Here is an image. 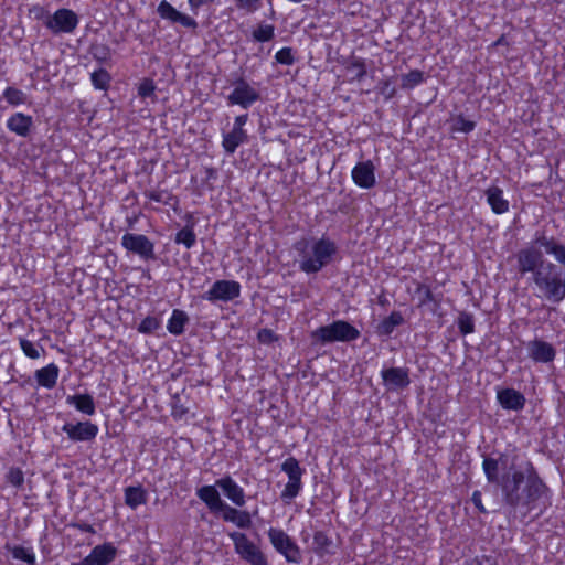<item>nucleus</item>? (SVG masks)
Masks as SVG:
<instances>
[{"label": "nucleus", "mask_w": 565, "mask_h": 565, "mask_svg": "<svg viewBox=\"0 0 565 565\" xmlns=\"http://www.w3.org/2000/svg\"><path fill=\"white\" fill-rule=\"evenodd\" d=\"M147 501V493L141 487H128L125 490V502L131 509L145 504Z\"/></svg>", "instance_id": "obj_29"}, {"label": "nucleus", "mask_w": 565, "mask_h": 565, "mask_svg": "<svg viewBox=\"0 0 565 565\" xmlns=\"http://www.w3.org/2000/svg\"><path fill=\"white\" fill-rule=\"evenodd\" d=\"M223 511V520L231 522L239 529H249L252 525V518L247 511L237 510L227 504L221 509Z\"/></svg>", "instance_id": "obj_23"}, {"label": "nucleus", "mask_w": 565, "mask_h": 565, "mask_svg": "<svg viewBox=\"0 0 565 565\" xmlns=\"http://www.w3.org/2000/svg\"><path fill=\"white\" fill-rule=\"evenodd\" d=\"M66 404L75 407L76 411L92 416L96 412L94 398L89 394H75L66 397Z\"/></svg>", "instance_id": "obj_25"}, {"label": "nucleus", "mask_w": 565, "mask_h": 565, "mask_svg": "<svg viewBox=\"0 0 565 565\" xmlns=\"http://www.w3.org/2000/svg\"><path fill=\"white\" fill-rule=\"evenodd\" d=\"M503 490L508 501L515 505H530L547 497V488L532 472H529L526 479L523 472H513L511 478L504 480Z\"/></svg>", "instance_id": "obj_2"}, {"label": "nucleus", "mask_w": 565, "mask_h": 565, "mask_svg": "<svg viewBox=\"0 0 565 565\" xmlns=\"http://www.w3.org/2000/svg\"><path fill=\"white\" fill-rule=\"evenodd\" d=\"M20 348L25 356L33 360L39 359L41 353L44 352V349L41 345L26 339H20Z\"/></svg>", "instance_id": "obj_36"}, {"label": "nucleus", "mask_w": 565, "mask_h": 565, "mask_svg": "<svg viewBox=\"0 0 565 565\" xmlns=\"http://www.w3.org/2000/svg\"><path fill=\"white\" fill-rule=\"evenodd\" d=\"M298 263L302 271L313 274L330 264L337 254L335 243L326 237H309L299 241L295 246Z\"/></svg>", "instance_id": "obj_1"}, {"label": "nucleus", "mask_w": 565, "mask_h": 565, "mask_svg": "<svg viewBox=\"0 0 565 565\" xmlns=\"http://www.w3.org/2000/svg\"><path fill=\"white\" fill-rule=\"evenodd\" d=\"M476 127L475 121L467 119L463 115H457L451 119V131L468 134Z\"/></svg>", "instance_id": "obj_33"}, {"label": "nucleus", "mask_w": 565, "mask_h": 565, "mask_svg": "<svg viewBox=\"0 0 565 565\" xmlns=\"http://www.w3.org/2000/svg\"><path fill=\"white\" fill-rule=\"evenodd\" d=\"M154 92V86L152 84V82L150 81H145L143 83L140 84L139 88H138V93L140 96H143V97H148L150 95H152Z\"/></svg>", "instance_id": "obj_48"}, {"label": "nucleus", "mask_w": 565, "mask_h": 565, "mask_svg": "<svg viewBox=\"0 0 565 565\" xmlns=\"http://www.w3.org/2000/svg\"><path fill=\"white\" fill-rule=\"evenodd\" d=\"M394 94H395V89H394V88H392V89L388 92L387 97H392Z\"/></svg>", "instance_id": "obj_59"}, {"label": "nucleus", "mask_w": 565, "mask_h": 565, "mask_svg": "<svg viewBox=\"0 0 565 565\" xmlns=\"http://www.w3.org/2000/svg\"><path fill=\"white\" fill-rule=\"evenodd\" d=\"M13 558L33 565L35 562V554L30 546L15 545L10 548Z\"/></svg>", "instance_id": "obj_31"}, {"label": "nucleus", "mask_w": 565, "mask_h": 565, "mask_svg": "<svg viewBox=\"0 0 565 565\" xmlns=\"http://www.w3.org/2000/svg\"><path fill=\"white\" fill-rule=\"evenodd\" d=\"M117 556L116 546L110 543L96 545L90 553L83 559V565H108Z\"/></svg>", "instance_id": "obj_15"}, {"label": "nucleus", "mask_w": 565, "mask_h": 565, "mask_svg": "<svg viewBox=\"0 0 565 565\" xmlns=\"http://www.w3.org/2000/svg\"><path fill=\"white\" fill-rule=\"evenodd\" d=\"M388 87H390V84L388 82L385 83L384 85V88H383V93H385L386 90H388Z\"/></svg>", "instance_id": "obj_58"}, {"label": "nucleus", "mask_w": 565, "mask_h": 565, "mask_svg": "<svg viewBox=\"0 0 565 565\" xmlns=\"http://www.w3.org/2000/svg\"><path fill=\"white\" fill-rule=\"evenodd\" d=\"M77 527L82 531V532H87V533H92L94 534L95 533V529L93 525L90 524H79L77 525Z\"/></svg>", "instance_id": "obj_54"}, {"label": "nucleus", "mask_w": 565, "mask_h": 565, "mask_svg": "<svg viewBox=\"0 0 565 565\" xmlns=\"http://www.w3.org/2000/svg\"><path fill=\"white\" fill-rule=\"evenodd\" d=\"M78 24L76 13L70 9H58L47 17L45 26L53 33H72Z\"/></svg>", "instance_id": "obj_7"}, {"label": "nucleus", "mask_w": 565, "mask_h": 565, "mask_svg": "<svg viewBox=\"0 0 565 565\" xmlns=\"http://www.w3.org/2000/svg\"><path fill=\"white\" fill-rule=\"evenodd\" d=\"M352 180L361 189H371L376 183L375 167L371 160L358 162L351 171Z\"/></svg>", "instance_id": "obj_14"}, {"label": "nucleus", "mask_w": 565, "mask_h": 565, "mask_svg": "<svg viewBox=\"0 0 565 565\" xmlns=\"http://www.w3.org/2000/svg\"><path fill=\"white\" fill-rule=\"evenodd\" d=\"M241 295V285L235 280H217L204 294L203 298L211 302L232 301Z\"/></svg>", "instance_id": "obj_8"}, {"label": "nucleus", "mask_w": 565, "mask_h": 565, "mask_svg": "<svg viewBox=\"0 0 565 565\" xmlns=\"http://www.w3.org/2000/svg\"><path fill=\"white\" fill-rule=\"evenodd\" d=\"M471 501L472 503L475 504V507L480 511V512H486V509L482 504V499H481V493L480 491H475L471 495Z\"/></svg>", "instance_id": "obj_50"}, {"label": "nucleus", "mask_w": 565, "mask_h": 565, "mask_svg": "<svg viewBox=\"0 0 565 565\" xmlns=\"http://www.w3.org/2000/svg\"><path fill=\"white\" fill-rule=\"evenodd\" d=\"M157 12L162 20L171 23H179L189 29H195L198 26L196 21L192 17L180 12L167 0H161L159 2Z\"/></svg>", "instance_id": "obj_11"}, {"label": "nucleus", "mask_w": 565, "mask_h": 565, "mask_svg": "<svg viewBox=\"0 0 565 565\" xmlns=\"http://www.w3.org/2000/svg\"><path fill=\"white\" fill-rule=\"evenodd\" d=\"M237 9L247 14L256 12L260 7V0H235Z\"/></svg>", "instance_id": "obj_44"}, {"label": "nucleus", "mask_w": 565, "mask_h": 565, "mask_svg": "<svg viewBox=\"0 0 565 565\" xmlns=\"http://www.w3.org/2000/svg\"><path fill=\"white\" fill-rule=\"evenodd\" d=\"M159 322L154 317H146L138 326L140 333H151L157 330Z\"/></svg>", "instance_id": "obj_46"}, {"label": "nucleus", "mask_w": 565, "mask_h": 565, "mask_svg": "<svg viewBox=\"0 0 565 565\" xmlns=\"http://www.w3.org/2000/svg\"><path fill=\"white\" fill-rule=\"evenodd\" d=\"M402 88L413 89L424 82V73L419 70H413L401 77Z\"/></svg>", "instance_id": "obj_32"}, {"label": "nucleus", "mask_w": 565, "mask_h": 565, "mask_svg": "<svg viewBox=\"0 0 565 565\" xmlns=\"http://www.w3.org/2000/svg\"><path fill=\"white\" fill-rule=\"evenodd\" d=\"M499 404L508 411H521L525 405V397L513 388H501L497 391Z\"/></svg>", "instance_id": "obj_18"}, {"label": "nucleus", "mask_w": 565, "mask_h": 565, "mask_svg": "<svg viewBox=\"0 0 565 565\" xmlns=\"http://www.w3.org/2000/svg\"><path fill=\"white\" fill-rule=\"evenodd\" d=\"M458 327L462 334L472 333L475 330V323H473L472 317L469 315H466V313L461 315L458 320Z\"/></svg>", "instance_id": "obj_45"}, {"label": "nucleus", "mask_w": 565, "mask_h": 565, "mask_svg": "<svg viewBox=\"0 0 565 565\" xmlns=\"http://www.w3.org/2000/svg\"><path fill=\"white\" fill-rule=\"evenodd\" d=\"M7 128L20 137H28L33 127V118L23 113H14L7 119Z\"/></svg>", "instance_id": "obj_19"}, {"label": "nucleus", "mask_w": 565, "mask_h": 565, "mask_svg": "<svg viewBox=\"0 0 565 565\" xmlns=\"http://www.w3.org/2000/svg\"><path fill=\"white\" fill-rule=\"evenodd\" d=\"M216 486L222 490L223 494L235 505L243 507L245 504L244 489L231 477H224L216 480Z\"/></svg>", "instance_id": "obj_17"}, {"label": "nucleus", "mask_w": 565, "mask_h": 565, "mask_svg": "<svg viewBox=\"0 0 565 565\" xmlns=\"http://www.w3.org/2000/svg\"><path fill=\"white\" fill-rule=\"evenodd\" d=\"M92 84L96 89H105L110 81V76L107 71L99 68L90 74Z\"/></svg>", "instance_id": "obj_37"}, {"label": "nucleus", "mask_w": 565, "mask_h": 565, "mask_svg": "<svg viewBox=\"0 0 565 565\" xmlns=\"http://www.w3.org/2000/svg\"><path fill=\"white\" fill-rule=\"evenodd\" d=\"M487 202L494 214H504L509 211L510 203L504 198L503 190L499 186H490L484 192Z\"/></svg>", "instance_id": "obj_21"}, {"label": "nucleus", "mask_w": 565, "mask_h": 565, "mask_svg": "<svg viewBox=\"0 0 565 565\" xmlns=\"http://www.w3.org/2000/svg\"><path fill=\"white\" fill-rule=\"evenodd\" d=\"M163 194L162 192H157V191H153V192H150L148 194L149 199L152 200V201H156V202H163Z\"/></svg>", "instance_id": "obj_53"}, {"label": "nucleus", "mask_w": 565, "mask_h": 565, "mask_svg": "<svg viewBox=\"0 0 565 565\" xmlns=\"http://www.w3.org/2000/svg\"><path fill=\"white\" fill-rule=\"evenodd\" d=\"M247 122V115L237 116L234 120L233 129L245 131L244 126Z\"/></svg>", "instance_id": "obj_51"}, {"label": "nucleus", "mask_w": 565, "mask_h": 565, "mask_svg": "<svg viewBox=\"0 0 565 565\" xmlns=\"http://www.w3.org/2000/svg\"><path fill=\"white\" fill-rule=\"evenodd\" d=\"M98 58L105 60L106 58V54L103 55V56H98Z\"/></svg>", "instance_id": "obj_61"}, {"label": "nucleus", "mask_w": 565, "mask_h": 565, "mask_svg": "<svg viewBox=\"0 0 565 565\" xmlns=\"http://www.w3.org/2000/svg\"><path fill=\"white\" fill-rule=\"evenodd\" d=\"M275 339H276L275 333H274L271 330H269V329H262V330L258 332V340H259L262 343H270V342H273Z\"/></svg>", "instance_id": "obj_49"}, {"label": "nucleus", "mask_w": 565, "mask_h": 565, "mask_svg": "<svg viewBox=\"0 0 565 565\" xmlns=\"http://www.w3.org/2000/svg\"><path fill=\"white\" fill-rule=\"evenodd\" d=\"M384 386L388 391H398L409 385L408 372L403 367H390L381 371Z\"/></svg>", "instance_id": "obj_16"}, {"label": "nucleus", "mask_w": 565, "mask_h": 565, "mask_svg": "<svg viewBox=\"0 0 565 565\" xmlns=\"http://www.w3.org/2000/svg\"><path fill=\"white\" fill-rule=\"evenodd\" d=\"M143 275H145V277H146L147 279H150V278H151V277H150L149 271H143Z\"/></svg>", "instance_id": "obj_60"}, {"label": "nucleus", "mask_w": 565, "mask_h": 565, "mask_svg": "<svg viewBox=\"0 0 565 565\" xmlns=\"http://www.w3.org/2000/svg\"><path fill=\"white\" fill-rule=\"evenodd\" d=\"M332 542L324 532H317L313 535L312 546L317 554L323 555L329 553Z\"/></svg>", "instance_id": "obj_34"}, {"label": "nucleus", "mask_w": 565, "mask_h": 565, "mask_svg": "<svg viewBox=\"0 0 565 565\" xmlns=\"http://www.w3.org/2000/svg\"><path fill=\"white\" fill-rule=\"evenodd\" d=\"M212 2H214V0H188V3L192 11H196L202 6H205V4H209Z\"/></svg>", "instance_id": "obj_52"}, {"label": "nucleus", "mask_w": 565, "mask_h": 565, "mask_svg": "<svg viewBox=\"0 0 565 565\" xmlns=\"http://www.w3.org/2000/svg\"><path fill=\"white\" fill-rule=\"evenodd\" d=\"M404 322V318L401 312L393 311L388 317L383 319L377 326V332L382 335H390L394 329Z\"/></svg>", "instance_id": "obj_30"}, {"label": "nucleus", "mask_w": 565, "mask_h": 565, "mask_svg": "<svg viewBox=\"0 0 565 565\" xmlns=\"http://www.w3.org/2000/svg\"><path fill=\"white\" fill-rule=\"evenodd\" d=\"M365 73V71L363 68H360L359 73H358V76L361 77L363 76Z\"/></svg>", "instance_id": "obj_57"}, {"label": "nucleus", "mask_w": 565, "mask_h": 565, "mask_svg": "<svg viewBox=\"0 0 565 565\" xmlns=\"http://www.w3.org/2000/svg\"><path fill=\"white\" fill-rule=\"evenodd\" d=\"M503 43H504V36H501V38H499V39L493 43V45H495V46H497V45H501V44H503Z\"/></svg>", "instance_id": "obj_55"}, {"label": "nucleus", "mask_w": 565, "mask_h": 565, "mask_svg": "<svg viewBox=\"0 0 565 565\" xmlns=\"http://www.w3.org/2000/svg\"><path fill=\"white\" fill-rule=\"evenodd\" d=\"M300 479H289L281 493V497L284 499H294L295 497H297L300 490Z\"/></svg>", "instance_id": "obj_43"}, {"label": "nucleus", "mask_w": 565, "mask_h": 565, "mask_svg": "<svg viewBox=\"0 0 565 565\" xmlns=\"http://www.w3.org/2000/svg\"><path fill=\"white\" fill-rule=\"evenodd\" d=\"M35 12H39V13H43V9L42 8H34L33 9ZM41 15L40 14H36V18H40Z\"/></svg>", "instance_id": "obj_56"}, {"label": "nucleus", "mask_w": 565, "mask_h": 565, "mask_svg": "<svg viewBox=\"0 0 565 565\" xmlns=\"http://www.w3.org/2000/svg\"><path fill=\"white\" fill-rule=\"evenodd\" d=\"M275 28L270 24H260L253 32L254 39L258 42H267L274 38Z\"/></svg>", "instance_id": "obj_41"}, {"label": "nucleus", "mask_w": 565, "mask_h": 565, "mask_svg": "<svg viewBox=\"0 0 565 565\" xmlns=\"http://www.w3.org/2000/svg\"><path fill=\"white\" fill-rule=\"evenodd\" d=\"M527 349L530 356L535 362L548 363L555 358L554 348L550 343L542 340H534L530 342Z\"/></svg>", "instance_id": "obj_20"}, {"label": "nucleus", "mask_w": 565, "mask_h": 565, "mask_svg": "<svg viewBox=\"0 0 565 565\" xmlns=\"http://www.w3.org/2000/svg\"><path fill=\"white\" fill-rule=\"evenodd\" d=\"M259 98L258 92L248 83L238 82L232 93L228 95L230 105H238L243 108H248Z\"/></svg>", "instance_id": "obj_12"}, {"label": "nucleus", "mask_w": 565, "mask_h": 565, "mask_svg": "<svg viewBox=\"0 0 565 565\" xmlns=\"http://www.w3.org/2000/svg\"><path fill=\"white\" fill-rule=\"evenodd\" d=\"M516 258L520 271L522 274L532 273V276L540 266H545L546 264L543 260L542 252L534 246L520 250Z\"/></svg>", "instance_id": "obj_13"}, {"label": "nucleus", "mask_w": 565, "mask_h": 565, "mask_svg": "<svg viewBox=\"0 0 565 565\" xmlns=\"http://www.w3.org/2000/svg\"><path fill=\"white\" fill-rule=\"evenodd\" d=\"M195 234L191 227H184L175 235V242L186 248H191L195 244Z\"/></svg>", "instance_id": "obj_38"}, {"label": "nucleus", "mask_w": 565, "mask_h": 565, "mask_svg": "<svg viewBox=\"0 0 565 565\" xmlns=\"http://www.w3.org/2000/svg\"><path fill=\"white\" fill-rule=\"evenodd\" d=\"M188 315L179 309H174L168 319L167 329L171 334L179 335L183 333L184 327L188 323Z\"/></svg>", "instance_id": "obj_27"}, {"label": "nucleus", "mask_w": 565, "mask_h": 565, "mask_svg": "<svg viewBox=\"0 0 565 565\" xmlns=\"http://www.w3.org/2000/svg\"><path fill=\"white\" fill-rule=\"evenodd\" d=\"M247 138L246 131L232 129L230 132L223 135L222 146L227 153H234L238 146H241Z\"/></svg>", "instance_id": "obj_26"}, {"label": "nucleus", "mask_w": 565, "mask_h": 565, "mask_svg": "<svg viewBox=\"0 0 565 565\" xmlns=\"http://www.w3.org/2000/svg\"><path fill=\"white\" fill-rule=\"evenodd\" d=\"M268 537L274 548L284 555L289 563H300L301 554L298 545L280 529L268 530Z\"/></svg>", "instance_id": "obj_6"}, {"label": "nucleus", "mask_w": 565, "mask_h": 565, "mask_svg": "<svg viewBox=\"0 0 565 565\" xmlns=\"http://www.w3.org/2000/svg\"><path fill=\"white\" fill-rule=\"evenodd\" d=\"M281 469L289 479H301V470L295 458H288L282 462Z\"/></svg>", "instance_id": "obj_39"}, {"label": "nucleus", "mask_w": 565, "mask_h": 565, "mask_svg": "<svg viewBox=\"0 0 565 565\" xmlns=\"http://www.w3.org/2000/svg\"><path fill=\"white\" fill-rule=\"evenodd\" d=\"M532 280L539 298L557 303L565 299V274L558 271L553 263L540 266Z\"/></svg>", "instance_id": "obj_3"}, {"label": "nucleus", "mask_w": 565, "mask_h": 565, "mask_svg": "<svg viewBox=\"0 0 565 565\" xmlns=\"http://www.w3.org/2000/svg\"><path fill=\"white\" fill-rule=\"evenodd\" d=\"M540 246L544 247L545 252L556 259L561 265L565 267V246L557 244L553 239L541 237L537 239Z\"/></svg>", "instance_id": "obj_28"}, {"label": "nucleus", "mask_w": 565, "mask_h": 565, "mask_svg": "<svg viewBox=\"0 0 565 565\" xmlns=\"http://www.w3.org/2000/svg\"><path fill=\"white\" fill-rule=\"evenodd\" d=\"M228 537L233 541L236 554L250 565H268L267 558L260 548L254 544L245 533L231 532Z\"/></svg>", "instance_id": "obj_5"}, {"label": "nucleus", "mask_w": 565, "mask_h": 565, "mask_svg": "<svg viewBox=\"0 0 565 565\" xmlns=\"http://www.w3.org/2000/svg\"><path fill=\"white\" fill-rule=\"evenodd\" d=\"M360 337V331L347 321L338 320L320 327L311 333V338L321 343L350 342Z\"/></svg>", "instance_id": "obj_4"}, {"label": "nucleus", "mask_w": 565, "mask_h": 565, "mask_svg": "<svg viewBox=\"0 0 565 565\" xmlns=\"http://www.w3.org/2000/svg\"><path fill=\"white\" fill-rule=\"evenodd\" d=\"M216 488L218 487L215 483L213 486H203L196 491L199 499L203 501L211 511L214 512L221 511V509L226 504L221 499Z\"/></svg>", "instance_id": "obj_22"}, {"label": "nucleus", "mask_w": 565, "mask_h": 565, "mask_svg": "<svg viewBox=\"0 0 565 565\" xmlns=\"http://www.w3.org/2000/svg\"><path fill=\"white\" fill-rule=\"evenodd\" d=\"M121 245L142 259H151L154 256L153 243L142 234L126 233L121 237Z\"/></svg>", "instance_id": "obj_9"}, {"label": "nucleus", "mask_w": 565, "mask_h": 565, "mask_svg": "<svg viewBox=\"0 0 565 565\" xmlns=\"http://www.w3.org/2000/svg\"><path fill=\"white\" fill-rule=\"evenodd\" d=\"M482 467H483V471L489 481L497 480L498 470H499V463L497 460H494L492 458H486L483 460Z\"/></svg>", "instance_id": "obj_42"}, {"label": "nucleus", "mask_w": 565, "mask_h": 565, "mask_svg": "<svg viewBox=\"0 0 565 565\" xmlns=\"http://www.w3.org/2000/svg\"><path fill=\"white\" fill-rule=\"evenodd\" d=\"M3 97L12 106H20L26 102L25 93L14 87H7L3 92Z\"/></svg>", "instance_id": "obj_35"}, {"label": "nucleus", "mask_w": 565, "mask_h": 565, "mask_svg": "<svg viewBox=\"0 0 565 565\" xmlns=\"http://www.w3.org/2000/svg\"><path fill=\"white\" fill-rule=\"evenodd\" d=\"M275 58L279 64L291 65L295 61L290 47H282L276 54Z\"/></svg>", "instance_id": "obj_47"}, {"label": "nucleus", "mask_w": 565, "mask_h": 565, "mask_svg": "<svg viewBox=\"0 0 565 565\" xmlns=\"http://www.w3.org/2000/svg\"><path fill=\"white\" fill-rule=\"evenodd\" d=\"M6 480L12 487L21 489L24 483V473L20 468L12 467L8 470Z\"/></svg>", "instance_id": "obj_40"}, {"label": "nucleus", "mask_w": 565, "mask_h": 565, "mask_svg": "<svg viewBox=\"0 0 565 565\" xmlns=\"http://www.w3.org/2000/svg\"><path fill=\"white\" fill-rule=\"evenodd\" d=\"M62 430L73 441H90L98 435L99 428L90 422L66 423Z\"/></svg>", "instance_id": "obj_10"}, {"label": "nucleus", "mask_w": 565, "mask_h": 565, "mask_svg": "<svg viewBox=\"0 0 565 565\" xmlns=\"http://www.w3.org/2000/svg\"><path fill=\"white\" fill-rule=\"evenodd\" d=\"M58 374V366L54 363H50L46 366L39 369L34 376L39 386L51 390L56 385Z\"/></svg>", "instance_id": "obj_24"}]
</instances>
